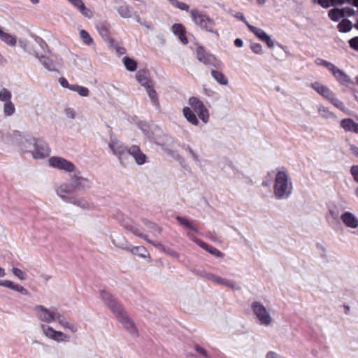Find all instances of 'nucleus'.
<instances>
[{"mask_svg": "<svg viewBox=\"0 0 358 358\" xmlns=\"http://www.w3.org/2000/svg\"><path fill=\"white\" fill-rule=\"evenodd\" d=\"M34 315L40 322V329L43 335L48 340L57 343H66L70 336L62 331L56 330L50 324L58 322L65 330L71 334L78 331L77 327L67 321L55 307H47L43 304H36L33 308Z\"/></svg>", "mask_w": 358, "mask_h": 358, "instance_id": "f257e3e1", "label": "nucleus"}, {"mask_svg": "<svg viewBox=\"0 0 358 358\" xmlns=\"http://www.w3.org/2000/svg\"><path fill=\"white\" fill-rule=\"evenodd\" d=\"M120 15L124 18L131 17V12L127 6H122L117 9Z\"/></svg>", "mask_w": 358, "mask_h": 358, "instance_id": "4c0bfd02", "label": "nucleus"}, {"mask_svg": "<svg viewBox=\"0 0 358 358\" xmlns=\"http://www.w3.org/2000/svg\"><path fill=\"white\" fill-rule=\"evenodd\" d=\"M206 250H208L210 254L214 255L215 256H220V252L218 251L216 248H213V247L208 246V249Z\"/></svg>", "mask_w": 358, "mask_h": 358, "instance_id": "13d9d810", "label": "nucleus"}, {"mask_svg": "<svg viewBox=\"0 0 358 358\" xmlns=\"http://www.w3.org/2000/svg\"><path fill=\"white\" fill-rule=\"evenodd\" d=\"M162 131L157 126L152 125L150 133H146V138L157 144H161V136Z\"/></svg>", "mask_w": 358, "mask_h": 358, "instance_id": "4be33fe9", "label": "nucleus"}, {"mask_svg": "<svg viewBox=\"0 0 358 358\" xmlns=\"http://www.w3.org/2000/svg\"><path fill=\"white\" fill-rule=\"evenodd\" d=\"M164 252L173 257L178 258L179 257V255L176 251L170 248H166Z\"/></svg>", "mask_w": 358, "mask_h": 358, "instance_id": "6e6d98bb", "label": "nucleus"}, {"mask_svg": "<svg viewBox=\"0 0 358 358\" xmlns=\"http://www.w3.org/2000/svg\"><path fill=\"white\" fill-rule=\"evenodd\" d=\"M197 59L205 64H214L216 62L215 57L206 52L203 48H199L196 50Z\"/></svg>", "mask_w": 358, "mask_h": 358, "instance_id": "6ab92c4d", "label": "nucleus"}, {"mask_svg": "<svg viewBox=\"0 0 358 358\" xmlns=\"http://www.w3.org/2000/svg\"><path fill=\"white\" fill-rule=\"evenodd\" d=\"M0 39L6 45L14 47L16 45L17 39L15 36L12 35L10 33L6 32L3 31L0 28Z\"/></svg>", "mask_w": 358, "mask_h": 358, "instance_id": "5701e85b", "label": "nucleus"}, {"mask_svg": "<svg viewBox=\"0 0 358 358\" xmlns=\"http://www.w3.org/2000/svg\"><path fill=\"white\" fill-rule=\"evenodd\" d=\"M99 34L103 37H108L109 34L108 29L105 25H101L98 28Z\"/></svg>", "mask_w": 358, "mask_h": 358, "instance_id": "3c124183", "label": "nucleus"}, {"mask_svg": "<svg viewBox=\"0 0 358 358\" xmlns=\"http://www.w3.org/2000/svg\"><path fill=\"white\" fill-rule=\"evenodd\" d=\"M125 68L129 71H134L137 68V63L131 58L124 57L122 59Z\"/></svg>", "mask_w": 358, "mask_h": 358, "instance_id": "72a5a7b5", "label": "nucleus"}, {"mask_svg": "<svg viewBox=\"0 0 358 358\" xmlns=\"http://www.w3.org/2000/svg\"><path fill=\"white\" fill-rule=\"evenodd\" d=\"M79 35H80V38H81V40L83 41V42L85 44H86L87 45H94V41L87 31H85L84 29L80 30L79 32Z\"/></svg>", "mask_w": 358, "mask_h": 358, "instance_id": "f704fd0d", "label": "nucleus"}, {"mask_svg": "<svg viewBox=\"0 0 358 358\" xmlns=\"http://www.w3.org/2000/svg\"><path fill=\"white\" fill-rule=\"evenodd\" d=\"M246 25L249 29L262 41L266 43L268 48H271L274 46V41L271 39L263 29L256 27L246 22Z\"/></svg>", "mask_w": 358, "mask_h": 358, "instance_id": "f8f14e48", "label": "nucleus"}, {"mask_svg": "<svg viewBox=\"0 0 358 358\" xmlns=\"http://www.w3.org/2000/svg\"><path fill=\"white\" fill-rule=\"evenodd\" d=\"M234 44L236 47H238V48H241L243 46V42L241 39L240 38H236L234 41Z\"/></svg>", "mask_w": 358, "mask_h": 358, "instance_id": "e2e57ef3", "label": "nucleus"}, {"mask_svg": "<svg viewBox=\"0 0 358 358\" xmlns=\"http://www.w3.org/2000/svg\"><path fill=\"white\" fill-rule=\"evenodd\" d=\"M71 90L77 92L80 96L87 97L89 96L90 90L87 87L78 85L71 86Z\"/></svg>", "mask_w": 358, "mask_h": 358, "instance_id": "2f4dec72", "label": "nucleus"}, {"mask_svg": "<svg viewBox=\"0 0 358 358\" xmlns=\"http://www.w3.org/2000/svg\"><path fill=\"white\" fill-rule=\"evenodd\" d=\"M190 15L194 24L201 29L211 33H215L214 21L206 15L201 14L198 11L193 10L190 11Z\"/></svg>", "mask_w": 358, "mask_h": 358, "instance_id": "0eeeda50", "label": "nucleus"}, {"mask_svg": "<svg viewBox=\"0 0 358 358\" xmlns=\"http://www.w3.org/2000/svg\"><path fill=\"white\" fill-rule=\"evenodd\" d=\"M266 358H285L282 357L281 355L274 352H269L266 354Z\"/></svg>", "mask_w": 358, "mask_h": 358, "instance_id": "4d7b16f0", "label": "nucleus"}, {"mask_svg": "<svg viewBox=\"0 0 358 358\" xmlns=\"http://www.w3.org/2000/svg\"><path fill=\"white\" fill-rule=\"evenodd\" d=\"M15 110L14 104L11 101H8L3 105V113L7 116L12 115Z\"/></svg>", "mask_w": 358, "mask_h": 358, "instance_id": "58836bf2", "label": "nucleus"}, {"mask_svg": "<svg viewBox=\"0 0 358 358\" xmlns=\"http://www.w3.org/2000/svg\"><path fill=\"white\" fill-rule=\"evenodd\" d=\"M146 90H147V92L149 95V96L152 99H155L156 97V92L151 87V85H148V87H145Z\"/></svg>", "mask_w": 358, "mask_h": 358, "instance_id": "864d4df0", "label": "nucleus"}, {"mask_svg": "<svg viewBox=\"0 0 358 358\" xmlns=\"http://www.w3.org/2000/svg\"><path fill=\"white\" fill-rule=\"evenodd\" d=\"M13 138L18 148L24 153H30L36 160L44 159L50 154L48 145L41 139L18 131L13 133Z\"/></svg>", "mask_w": 358, "mask_h": 358, "instance_id": "f03ea898", "label": "nucleus"}, {"mask_svg": "<svg viewBox=\"0 0 358 358\" xmlns=\"http://www.w3.org/2000/svg\"><path fill=\"white\" fill-rule=\"evenodd\" d=\"M328 15L331 20L335 22H337L343 17L341 10L339 8H334L330 10L329 11Z\"/></svg>", "mask_w": 358, "mask_h": 358, "instance_id": "c9c22d12", "label": "nucleus"}, {"mask_svg": "<svg viewBox=\"0 0 358 358\" xmlns=\"http://www.w3.org/2000/svg\"><path fill=\"white\" fill-rule=\"evenodd\" d=\"M0 287L10 289L24 296H27L29 294V292L25 287L10 280H1Z\"/></svg>", "mask_w": 358, "mask_h": 358, "instance_id": "2eb2a0df", "label": "nucleus"}, {"mask_svg": "<svg viewBox=\"0 0 358 358\" xmlns=\"http://www.w3.org/2000/svg\"><path fill=\"white\" fill-rule=\"evenodd\" d=\"M6 275V270L0 266V278H4Z\"/></svg>", "mask_w": 358, "mask_h": 358, "instance_id": "338daca9", "label": "nucleus"}, {"mask_svg": "<svg viewBox=\"0 0 358 358\" xmlns=\"http://www.w3.org/2000/svg\"><path fill=\"white\" fill-rule=\"evenodd\" d=\"M20 43H21V46L26 50V51H28V52H31L32 50H34L29 45H26L23 41H20Z\"/></svg>", "mask_w": 358, "mask_h": 358, "instance_id": "052dcab7", "label": "nucleus"}, {"mask_svg": "<svg viewBox=\"0 0 358 358\" xmlns=\"http://www.w3.org/2000/svg\"><path fill=\"white\" fill-rule=\"evenodd\" d=\"M250 48L254 53L257 54V55H262L264 52L263 48H262V45L259 43H252L250 45Z\"/></svg>", "mask_w": 358, "mask_h": 358, "instance_id": "a18cd8bd", "label": "nucleus"}, {"mask_svg": "<svg viewBox=\"0 0 358 358\" xmlns=\"http://www.w3.org/2000/svg\"><path fill=\"white\" fill-rule=\"evenodd\" d=\"M343 17H350L354 15L355 10L350 7H345L341 9Z\"/></svg>", "mask_w": 358, "mask_h": 358, "instance_id": "09e8293b", "label": "nucleus"}, {"mask_svg": "<svg viewBox=\"0 0 358 358\" xmlns=\"http://www.w3.org/2000/svg\"><path fill=\"white\" fill-rule=\"evenodd\" d=\"M333 75L335 78L343 85H348L352 83L350 77L344 71L338 68L333 73Z\"/></svg>", "mask_w": 358, "mask_h": 358, "instance_id": "b1692460", "label": "nucleus"}, {"mask_svg": "<svg viewBox=\"0 0 358 358\" xmlns=\"http://www.w3.org/2000/svg\"><path fill=\"white\" fill-rule=\"evenodd\" d=\"M173 6L182 10H188L189 6L178 0H168Z\"/></svg>", "mask_w": 358, "mask_h": 358, "instance_id": "79ce46f5", "label": "nucleus"}, {"mask_svg": "<svg viewBox=\"0 0 358 358\" xmlns=\"http://www.w3.org/2000/svg\"><path fill=\"white\" fill-rule=\"evenodd\" d=\"M76 115V111L73 108H67L64 110V117L66 120H74Z\"/></svg>", "mask_w": 358, "mask_h": 358, "instance_id": "37998d69", "label": "nucleus"}, {"mask_svg": "<svg viewBox=\"0 0 358 358\" xmlns=\"http://www.w3.org/2000/svg\"><path fill=\"white\" fill-rule=\"evenodd\" d=\"M11 92L7 89L3 88L0 90V100L5 103L10 101Z\"/></svg>", "mask_w": 358, "mask_h": 358, "instance_id": "a19ab883", "label": "nucleus"}, {"mask_svg": "<svg viewBox=\"0 0 358 358\" xmlns=\"http://www.w3.org/2000/svg\"><path fill=\"white\" fill-rule=\"evenodd\" d=\"M209 280H210L213 283L217 285H223L224 287H229L234 290H238L241 289V286L238 283L232 281L231 280L222 278L220 276H217L214 275H210L208 277Z\"/></svg>", "mask_w": 358, "mask_h": 358, "instance_id": "4468645a", "label": "nucleus"}, {"mask_svg": "<svg viewBox=\"0 0 358 358\" xmlns=\"http://www.w3.org/2000/svg\"><path fill=\"white\" fill-rule=\"evenodd\" d=\"M341 127L346 132H352L358 134V123L351 118H345L340 122Z\"/></svg>", "mask_w": 358, "mask_h": 358, "instance_id": "aec40b11", "label": "nucleus"}, {"mask_svg": "<svg viewBox=\"0 0 358 358\" xmlns=\"http://www.w3.org/2000/svg\"><path fill=\"white\" fill-rule=\"evenodd\" d=\"M314 3H318L322 8H329L331 3L332 0H311Z\"/></svg>", "mask_w": 358, "mask_h": 358, "instance_id": "49530a36", "label": "nucleus"}, {"mask_svg": "<svg viewBox=\"0 0 358 358\" xmlns=\"http://www.w3.org/2000/svg\"><path fill=\"white\" fill-rule=\"evenodd\" d=\"M349 43L352 48L358 50V37H355L350 40Z\"/></svg>", "mask_w": 358, "mask_h": 358, "instance_id": "603ef678", "label": "nucleus"}, {"mask_svg": "<svg viewBox=\"0 0 358 358\" xmlns=\"http://www.w3.org/2000/svg\"><path fill=\"white\" fill-rule=\"evenodd\" d=\"M350 173L353 177V179L355 182L358 183V166L353 165L350 167Z\"/></svg>", "mask_w": 358, "mask_h": 358, "instance_id": "8fccbe9b", "label": "nucleus"}, {"mask_svg": "<svg viewBox=\"0 0 358 358\" xmlns=\"http://www.w3.org/2000/svg\"><path fill=\"white\" fill-rule=\"evenodd\" d=\"M136 79L138 82L145 87L150 85V81L147 77V72L145 71H139L136 73Z\"/></svg>", "mask_w": 358, "mask_h": 358, "instance_id": "c85d7f7f", "label": "nucleus"}, {"mask_svg": "<svg viewBox=\"0 0 358 358\" xmlns=\"http://www.w3.org/2000/svg\"><path fill=\"white\" fill-rule=\"evenodd\" d=\"M189 106L182 109V114L185 119L192 124L197 126L199 120L206 124L209 121V112L203 103L198 98L192 96L188 100Z\"/></svg>", "mask_w": 358, "mask_h": 358, "instance_id": "7ed1b4c3", "label": "nucleus"}, {"mask_svg": "<svg viewBox=\"0 0 358 358\" xmlns=\"http://www.w3.org/2000/svg\"><path fill=\"white\" fill-rule=\"evenodd\" d=\"M76 187L86 189L91 187V182L86 178L78 177L74 181Z\"/></svg>", "mask_w": 358, "mask_h": 358, "instance_id": "7c9ffc66", "label": "nucleus"}, {"mask_svg": "<svg viewBox=\"0 0 358 358\" xmlns=\"http://www.w3.org/2000/svg\"><path fill=\"white\" fill-rule=\"evenodd\" d=\"M54 57H48L45 55H42L39 57V60L43 66L49 71H55L56 70V64L54 60Z\"/></svg>", "mask_w": 358, "mask_h": 358, "instance_id": "393cba45", "label": "nucleus"}, {"mask_svg": "<svg viewBox=\"0 0 358 358\" xmlns=\"http://www.w3.org/2000/svg\"><path fill=\"white\" fill-rule=\"evenodd\" d=\"M59 82L63 87L69 88L71 90V86H72L73 85L69 84L68 81L65 78H59Z\"/></svg>", "mask_w": 358, "mask_h": 358, "instance_id": "5fc2aeb1", "label": "nucleus"}, {"mask_svg": "<svg viewBox=\"0 0 358 358\" xmlns=\"http://www.w3.org/2000/svg\"><path fill=\"white\" fill-rule=\"evenodd\" d=\"M341 32H348L352 29V23L348 20H343L338 25Z\"/></svg>", "mask_w": 358, "mask_h": 358, "instance_id": "e433bc0d", "label": "nucleus"}, {"mask_svg": "<svg viewBox=\"0 0 358 358\" xmlns=\"http://www.w3.org/2000/svg\"><path fill=\"white\" fill-rule=\"evenodd\" d=\"M171 31L183 44L186 45L188 43V40L185 36L186 30L182 24H174L171 27Z\"/></svg>", "mask_w": 358, "mask_h": 358, "instance_id": "412c9836", "label": "nucleus"}, {"mask_svg": "<svg viewBox=\"0 0 358 358\" xmlns=\"http://www.w3.org/2000/svg\"><path fill=\"white\" fill-rule=\"evenodd\" d=\"M131 156L138 165H142L146 162L145 155L136 145L131 146L128 151V157Z\"/></svg>", "mask_w": 358, "mask_h": 358, "instance_id": "dca6fc26", "label": "nucleus"}, {"mask_svg": "<svg viewBox=\"0 0 358 358\" xmlns=\"http://www.w3.org/2000/svg\"><path fill=\"white\" fill-rule=\"evenodd\" d=\"M326 67L333 73L337 69L336 66H334L333 64L329 62Z\"/></svg>", "mask_w": 358, "mask_h": 358, "instance_id": "bf43d9fd", "label": "nucleus"}, {"mask_svg": "<svg viewBox=\"0 0 358 358\" xmlns=\"http://www.w3.org/2000/svg\"><path fill=\"white\" fill-rule=\"evenodd\" d=\"M134 233L135 234H136L137 236H141V237L144 238V239H145L148 243H150V244L153 245L156 248L159 249V250H161V251H162V252H165V250H166V248H165V247H164V246L161 243H159V242H154V241H150V239L147 238V237H146V236H143V234H142L141 233H140V232L138 231V229H135L134 230Z\"/></svg>", "mask_w": 358, "mask_h": 358, "instance_id": "473e14b6", "label": "nucleus"}, {"mask_svg": "<svg viewBox=\"0 0 358 358\" xmlns=\"http://www.w3.org/2000/svg\"><path fill=\"white\" fill-rule=\"evenodd\" d=\"M350 151L353 155L358 157V147L356 145H351L350 146Z\"/></svg>", "mask_w": 358, "mask_h": 358, "instance_id": "680f3d73", "label": "nucleus"}, {"mask_svg": "<svg viewBox=\"0 0 358 358\" xmlns=\"http://www.w3.org/2000/svg\"><path fill=\"white\" fill-rule=\"evenodd\" d=\"M251 308L256 321L259 325L268 327L274 324V319L271 314V310L266 308L262 302H252L251 304Z\"/></svg>", "mask_w": 358, "mask_h": 358, "instance_id": "39448f33", "label": "nucleus"}, {"mask_svg": "<svg viewBox=\"0 0 358 358\" xmlns=\"http://www.w3.org/2000/svg\"><path fill=\"white\" fill-rule=\"evenodd\" d=\"M73 190L74 187L71 184L64 183L55 189V192L62 201L69 203L73 197L71 194Z\"/></svg>", "mask_w": 358, "mask_h": 358, "instance_id": "9b49d317", "label": "nucleus"}, {"mask_svg": "<svg viewBox=\"0 0 358 358\" xmlns=\"http://www.w3.org/2000/svg\"><path fill=\"white\" fill-rule=\"evenodd\" d=\"M195 350H196L199 353H200V354H201V355H206V351H205V350H204V349H203L202 348L199 347V346H196V347L195 348Z\"/></svg>", "mask_w": 358, "mask_h": 358, "instance_id": "69168bd1", "label": "nucleus"}, {"mask_svg": "<svg viewBox=\"0 0 358 358\" xmlns=\"http://www.w3.org/2000/svg\"><path fill=\"white\" fill-rule=\"evenodd\" d=\"M237 17H238L241 20L243 21L245 24H246V22H248L246 20V19H245V16L243 15V14H242V13H238V14L237 15Z\"/></svg>", "mask_w": 358, "mask_h": 358, "instance_id": "774afa93", "label": "nucleus"}, {"mask_svg": "<svg viewBox=\"0 0 358 358\" xmlns=\"http://www.w3.org/2000/svg\"><path fill=\"white\" fill-rule=\"evenodd\" d=\"M348 3L358 8V0H345Z\"/></svg>", "mask_w": 358, "mask_h": 358, "instance_id": "0e129e2a", "label": "nucleus"}, {"mask_svg": "<svg viewBox=\"0 0 358 358\" xmlns=\"http://www.w3.org/2000/svg\"><path fill=\"white\" fill-rule=\"evenodd\" d=\"M68 203H73L83 209H89L90 203L83 199L76 198L73 196Z\"/></svg>", "mask_w": 358, "mask_h": 358, "instance_id": "c756f323", "label": "nucleus"}, {"mask_svg": "<svg viewBox=\"0 0 358 358\" xmlns=\"http://www.w3.org/2000/svg\"><path fill=\"white\" fill-rule=\"evenodd\" d=\"M132 252L141 257L145 259L147 261L150 262L151 258L148 250L142 246L135 247L132 249Z\"/></svg>", "mask_w": 358, "mask_h": 358, "instance_id": "cd10ccee", "label": "nucleus"}, {"mask_svg": "<svg viewBox=\"0 0 358 358\" xmlns=\"http://www.w3.org/2000/svg\"><path fill=\"white\" fill-rule=\"evenodd\" d=\"M11 271L13 275H15L20 280H25L27 278V273L18 268L13 267Z\"/></svg>", "mask_w": 358, "mask_h": 358, "instance_id": "ea45409f", "label": "nucleus"}, {"mask_svg": "<svg viewBox=\"0 0 358 358\" xmlns=\"http://www.w3.org/2000/svg\"><path fill=\"white\" fill-rule=\"evenodd\" d=\"M108 146L113 152L114 155L117 156L121 164L124 165L128 164L129 149H127L122 143L120 142L119 141L114 140L108 144Z\"/></svg>", "mask_w": 358, "mask_h": 358, "instance_id": "1a4fd4ad", "label": "nucleus"}, {"mask_svg": "<svg viewBox=\"0 0 358 358\" xmlns=\"http://www.w3.org/2000/svg\"><path fill=\"white\" fill-rule=\"evenodd\" d=\"M213 78L220 85H227L229 84V79L222 73L213 70L211 72Z\"/></svg>", "mask_w": 358, "mask_h": 358, "instance_id": "bb28decb", "label": "nucleus"}, {"mask_svg": "<svg viewBox=\"0 0 358 358\" xmlns=\"http://www.w3.org/2000/svg\"><path fill=\"white\" fill-rule=\"evenodd\" d=\"M74 8L85 17L91 19L93 17L92 11L88 8L83 0H67Z\"/></svg>", "mask_w": 358, "mask_h": 358, "instance_id": "f3484780", "label": "nucleus"}, {"mask_svg": "<svg viewBox=\"0 0 358 358\" xmlns=\"http://www.w3.org/2000/svg\"><path fill=\"white\" fill-rule=\"evenodd\" d=\"M138 127L146 137V133H150L152 125H150L146 122H141L139 123Z\"/></svg>", "mask_w": 358, "mask_h": 358, "instance_id": "de8ad7c7", "label": "nucleus"}, {"mask_svg": "<svg viewBox=\"0 0 358 358\" xmlns=\"http://www.w3.org/2000/svg\"><path fill=\"white\" fill-rule=\"evenodd\" d=\"M343 223L348 228L356 229L358 227V218L350 212H345L341 216Z\"/></svg>", "mask_w": 358, "mask_h": 358, "instance_id": "a211bd4d", "label": "nucleus"}, {"mask_svg": "<svg viewBox=\"0 0 358 358\" xmlns=\"http://www.w3.org/2000/svg\"><path fill=\"white\" fill-rule=\"evenodd\" d=\"M317 113L320 117L324 119H335L336 118L334 113L331 111L328 108L324 106H319L317 108Z\"/></svg>", "mask_w": 358, "mask_h": 358, "instance_id": "a878e982", "label": "nucleus"}, {"mask_svg": "<svg viewBox=\"0 0 358 358\" xmlns=\"http://www.w3.org/2000/svg\"><path fill=\"white\" fill-rule=\"evenodd\" d=\"M100 295L102 300L104 301L106 305L108 307V308L113 313L114 315L117 313L122 309H123L120 305H119L110 294L105 292L101 291Z\"/></svg>", "mask_w": 358, "mask_h": 358, "instance_id": "ddd939ff", "label": "nucleus"}, {"mask_svg": "<svg viewBox=\"0 0 358 358\" xmlns=\"http://www.w3.org/2000/svg\"><path fill=\"white\" fill-rule=\"evenodd\" d=\"M177 220L181 225L187 227L189 229L194 230L193 224L188 220L181 217H177Z\"/></svg>", "mask_w": 358, "mask_h": 358, "instance_id": "c03bdc74", "label": "nucleus"}, {"mask_svg": "<svg viewBox=\"0 0 358 358\" xmlns=\"http://www.w3.org/2000/svg\"><path fill=\"white\" fill-rule=\"evenodd\" d=\"M274 175L273 194L277 199H285L290 196L293 191V184L287 171L276 169L268 175Z\"/></svg>", "mask_w": 358, "mask_h": 358, "instance_id": "20e7f679", "label": "nucleus"}, {"mask_svg": "<svg viewBox=\"0 0 358 358\" xmlns=\"http://www.w3.org/2000/svg\"><path fill=\"white\" fill-rule=\"evenodd\" d=\"M311 87L320 96L333 104L334 107L343 112H348V108L345 107L344 103L340 100L327 86L321 83L315 82L311 84Z\"/></svg>", "mask_w": 358, "mask_h": 358, "instance_id": "423d86ee", "label": "nucleus"}, {"mask_svg": "<svg viewBox=\"0 0 358 358\" xmlns=\"http://www.w3.org/2000/svg\"><path fill=\"white\" fill-rule=\"evenodd\" d=\"M48 164L55 169L71 173L76 170L75 165L61 157H51L48 159Z\"/></svg>", "mask_w": 358, "mask_h": 358, "instance_id": "9d476101", "label": "nucleus"}, {"mask_svg": "<svg viewBox=\"0 0 358 358\" xmlns=\"http://www.w3.org/2000/svg\"><path fill=\"white\" fill-rule=\"evenodd\" d=\"M115 315L117 317V320L122 324L124 329L131 336L135 338L138 336L139 334L136 324H134L131 318L123 309H122Z\"/></svg>", "mask_w": 358, "mask_h": 358, "instance_id": "6e6552de", "label": "nucleus"}]
</instances>
